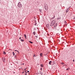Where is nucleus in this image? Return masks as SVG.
I'll return each mask as SVG.
<instances>
[{"label": "nucleus", "instance_id": "obj_1", "mask_svg": "<svg viewBox=\"0 0 75 75\" xmlns=\"http://www.w3.org/2000/svg\"><path fill=\"white\" fill-rule=\"evenodd\" d=\"M22 4L20 2H19L18 4V7H22Z\"/></svg>", "mask_w": 75, "mask_h": 75}, {"label": "nucleus", "instance_id": "obj_2", "mask_svg": "<svg viewBox=\"0 0 75 75\" xmlns=\"http://www.w3.org/2000/svg\"><path fill=\"white\" fill-rule=\"evenodd\" d=\"M46 26L47 28H49V27H51L50 25L49 24H47L46 25Z\"/></svg>", "mask_w": 75, "mask_h": 75}, {"label": "nucleus", "instance_id": "obj_3", "mask_svg": "<svg viewBox=\"0 0 75 75\" xmlns=\"http://www.w3.org/2000/svg\"><path fill=\"white\" fill-rule=\"evenodd\" d=\"M54 24V23H52V22L50 23V27L51 26H53Z\"/></svg>", "mask_w": 75, "mask_h": 75}, {"label": "nucleus", "instance_id": "obj_4", "mask_svg": "<svg viewBox=\"0 0 75 75\" xmlns=\"http://www.w3.org/2000/svg\"><path fill=\"white\" fill-rule=\"evenodd\" d=\"M56 21L55 20H53V21H52V22L53 23V24H55V22H56Z\"/></svg>", "mask_w": 75, "mask_h": 75}, {"label": "nucleus", "instance_id": "obj_5", "mask_svg": "<svg viewBox=\"0 0 75 75\" xmlns=\"http://www.w3.org/2000/svg\"><path fill=\"white\" fill-rule=\"evenodd\" d=\"M57 25H58L57 23H56L55 24V25H54V28H56V27H57Z\"/></svg>", "mask_w": 75, "mask_h": 75}, {"label": "nucleus", "instance_id": "obj_6", "mask_svg": "<svg viewBox=\"0 0 75 75\" xmlns=\"http://www.w3.org/2000/svg\"><path fill=\"white\" fill-rule=\"evenodd\" d=\"M51 63H52V61H50L49 62V65H51Z\"/></svg>", "mask_w": 75, "mask_h": 75}, {"label": "nucleus", "instance_id": "obj_7", "mask_svg": "<svg viewBox=\"0 0 75 75\" xmlns=\"http://www.w3.org/2000/svg\"><path fill=\"white\" fill-rule=\"evenodd\" d=\"M68 11H69V8H68L67 9L66 11V12H67V13H68Z\"/></svg>", "mask_w": 75, "mask_h": 75}, {"label": "nucleus", "instance_id": "obj_8", "mask_svg": "<svg viewBox=\"0 0 75 75\" xmlns=\"http://www.w3.org/2000/svg\"><path fill=\"white\" fill-rule=\"evenodd\" d=\"M2 59L3 61V62H4V61H5V58H3V57L2 58Z\"/></svg>", "mask_w": 75, "mask_h": 75}, {"label": "nucleus", "instance_id": "obj_9", "mask_svg": "<svg viewBox=\"0 0 75 75\" xmlns=\"http://www.w3.org/2000/svg\"><path fill=\"white\" fill-rule=\"evenodd\" d=\"M47 5H45V4L44 7H45V10H46V7H47Z\"/></svg>", "mask_w": 75, "mask_h": 75}, {"label": "nucleus", "instance_id": "obj_10", "mask_svg": "<svg viewBox=\"0 0 75 75\" xmlns=\"http://www.w3.org/2000/svg\"><path fill=\"white\" fill-rule=\"evenodd\" d=\"M40 66H41V67H44V65L42 64H41L40 65Z\"/></svg>", "mask_w": 75, "mask_h": 75}, {"label": "nucleus", "instance_id": "obj_11", "mask_svg": "<svg viewBox=\"0 0 75 75\" xmlns=\"http://www.w3.org/2000/svg\"><path fill=\"white\" fill-rule=\"evenodd\" d=\"M42 53H40V55L41 57H42Z\"/></svg>", "mask_w": 75, "mask_h": 75}, {"label": "nucleus", "instance_id": "obj_12", "mask_svg": "<svg viewBox=\"0 0 75 75\" xmlns=\"http://www.w3.org/2000/svg\"><path fill=\"white\" fill-rule=\"evenodd\" d=\"M29 42H30V43L31 44H33V42L31 41H29Z\"/></svg>", "mask_w": 75, "mask_h": 75}, {"label": "nucleus", "instance_id": "obj_13", "mask_svg": "<svg viewBox=\"0 0 75 75\" xmlns=\"http://www.w3.org/2000/svg\"><path fill=\"white\" fill-rule=\"evenodd\" d=\"M55 18V16H54V17H52V18H51V20H52V19L54 18Z\"/></svg>", "mask_w": 75, "mask_h": 75}, {"label": "nucleus", "instance_id": "obj_14", "mask_svg": "<svg viewBox=\"0 0 75 75\" xmlns=\"http://www.w3.org/2000/svg\"><path fill=\"white\" fill-rule=\"evenodd\" d=\"M33 34L34 35H35V31L33 33Z\"/></svg>", "mask_w": 75, "mask_h": 75}, {"label": "nucleus", "instance_id": "obj_15", "mask_svg": "<svg viewBox=\"0 0 75 75\" xmlns=\"http://www.w3.org/2000/svg\"><path fill=\"white\" fill-rule=\"evenodd\" d=\"M39 10L40 11V13H42V10L41 9H39Z\"/></svg>", "mask_w": 75, "mask_h": 75}, {"label": "nucleus", "instance_id": "obj_16", "mask_svg": "<svg viewBox=\"0 0 75 75\" xmlns=\"http://www.w3.org/2000/svg\"><path fill=\"white\" fill-rule=\"evenodd\" d=\"M12 54H13V56L15 55V53H14V52H12Z\"/></svg>", "mask_w": 75, "mask_h": 75}, {"label": "nucleus", "instance_id": "obj_17", "mask_svg": "<svg viewBox=\"0 0 75 75\" xmlns=\"http://www.w3.org/2000/svg\"><path fill=\"white\" fill-rule=\"evenodd\" d=\"M24 37H25V38L27 39V36H26V35L24 34Z\"/></svg>", "mask_w": 75, "mask_h": 75}, {"label": "nucleus", "instance_id": "obj_18", "mask_svg": "<svg viewBox=\"0 0 75 75\" xmlns=\"http://www.w3.org/2000/svg\"><path fill=\"white\" fill-rule=\"evenodd\" d=\"M3 54H4V55H6V52H5L3 51Z\"/></svg>", "mask_w": 75, "mask_h": 75}, {"label": "nucleus", "instance_id": "obj_19", "mask_svg": "<svg viewBox=\"0 0 75 75\" xmlns=\"http://www.w3.org/2000/svg\"><path fill=\"white\" fill-rule=\"evenodd\" d=\"M40 74H41V75H42V73L41 72H40Z\"/></svg>", "mask_w": 75, "mask_h": 75}, {"label": "nucleus", "instance_id": "obj_20", "mask_svg": "<svg viewBox=\"0 0 75 75\" xmlns=\"http://www.w3.org/2000/svg\"><path fill=\"white\" fill-rule=\"evenodd\" d=\"M21 41L22 42H23L24 41V40H23L21 39Z\"/></svg>", "mask_w": 75, "mask_h": 75}, {"label": "nucleus", "instance_id": "obj_21", "mask_svg": "<svg viewBox=\"0 0 75 75\" xmlns=\"http://www.w3.org/2000/svg\"><path fill=\"white\" fill-rule=\"evenodd\" d=\"M64 23H65V24H66L67 23V22L66 21H64Z\"/></svg>", "mask_w": 75, "mask_h": 75}, {"label": "nucleus", "instance_id": "obj_22", "mask_svg": "<svg viewBox=\"0 0 75 75\" xmlns=\"http://www.w3.org/2000/svg\"><path fill=\"white\" fill-rule=\"evenodd\" d=\"M15 58H17V55H16L15 56Z\"/></svg>", "mask_w": 75, "mask_h": 75}, {"label": "nucleus", "instance_id": "obj_23", "mask_svg": "<svg viewBox=\"0 0 75 75\" xmlns=\"http://www.w3.org/2000/svg\"><path fill=\"white\" fill-rule=\"evenodd\" d=\"M37 57V56H36L35 55V54H34L33 57Z\"/></svg>", "mask_w": 75, "mask_h": 75}, {"label": "nucleus", "instance_id": "obj_24", "mask_svg": "<svg viewBox=\"0 0 75 75\" xmlns=\"http://www.w3.org/2000/svg\"><path fill=\"white\" fill-rule=\"evenodd\" d=\"M40 70H41V71H42V68H40Z\"/></svg>", "mask_w": 75, "mask_h": 75}, {"label": "nucleus", "instance_id": "obj_25", "mask_svg": "<svg viewBox=\"0 0 75 75\" xmlns=\"http://www.w3.org/2000/svg\"><path fill=\"white\" fill-rule=\"evenodd\" d=\"M36 38H38V36H35Z\"/></svg>", "mask_w": 75, "mask_h": 75}, {"label": "nucleus", "instance_id": "obj_26", "mask_svg": "<svg viewBox=\"0 0 75 75\" xmlns=\"http://www.w3.org/2000/svg\"><path fill=\"white\" fill-rule=\"evenodd\" d=\"M37 25V23H35V25Z\"/></svg>", "mask_w": 75, "mask_h": 75}, {"label": "nucleus", "instance_id": "obj_27", "mask_svg": "<svg viewBox=\"0 0 75 75\" xmlns=\"http://www.w3.org/2000/svg\"><path fill=\"white\" fill-rule=\"evenodd\" d=\"M62 64L63 65H64V63H62Z\"/></svg>", "mask_w": 75, "mask_h": 75}, {"label": "nucleus", "instance_id": "obj_28", "mask_svg": "<svg viewBox=\"0 0 75 75\" xmlns=\"http://www.w3.org/2000/svg\"><path fill=\"white\" fill-rule=\"evenodd\" d=\"M74 19H75V16H74Z\"/></svg>", "mask_w": 75, "mask_h": 75}, {"label": "nucleus", "instance_id": "obj_29", "mask_svg": "<svg viewBox=\"0 0 75 75\" xmlns=\"http://www.w3.org/2000/svg\"><path fill=\"white\" fill-rule=\"evenodd\" d=\"M15 51H17V50H15Z\"/></svg>", "mask_w": 75, "mask_h": 75}, {"label": "nucleus", "instance_id": "obj_30", "mask_svg": "<svg viewBox=\"0 0 75 75\" xmlns=\"http://www.w3.org/2000/svg\"><path fill=\"white\" fill-rule=\"evenodd\" d=\"M21 37H20L19 38V39H20V40H21Z\"/></svg>", "mask_w": 75, "mask_h": 75}, {"label": "nucleus", "instance_id": "obj_31", "mask_svg": "<svg viewBox=\"0 0 75 75\" xmlns=\"http://www.w3.org/2000/svg\"><path fill=\"white\" fill-rule=\"evenodd\" d=\"M73 62H74V61H75V60H74V59H73Z\"/></svg>", "mask_w": 75, "mask_h": 75}, {"label": "nucleus", "instance_id": "obj_32", "mask_svg": "<svg viewBox=\"0 0 75 75\" xmlns=\"http://www.w3.org/2000/svg\"><path fill=\"white\" fill-rule=\"evenodd\" d=\"M17 52H18L19 53V52H18V51L17 50Z\"/></svg>", "mask_w": 75, "mask_h": 75}, {"label": "nucleus", "instance_id": "obj_33", "mask_svg": "<svg viewBox=\"0 0 75 75\" xmlns=\"http://www.w3.org/2000/svg\"><path fill=\"white\" fill-rule=\"evenodd\" d=\"M25 72H26V73H27V72H26V71H25Z\"/></svg>", "mask_w": 75, "mask_h": 75}, {"label": "nucleus", "instance_id": "obj_34", "mask_svg": "<svg viewBox=\"0 0 75 75\" xmlns=\"http://www.w3.org/2000/svg\"><path fill=\"white\" fill-rule=\"evenodd\" d=\"M29 71H27V72H29Z\"/></svg>", "mask_w": 75, "mask_h": 75}, {"label": "nucleus", "instance_id": "obj_35", "mask_svg": "<svg viewBox=\"0 0 75 75\" xmlns=\"http://www.w3.org/2000/svg\"><path fill=\"white\" fill-rule=\"evenodd\" d=\"M25 69H24L25 71Z\"/></svg>", "mask_w": 75, "mask_h": 75}, {"label": "nucleus", "instance_id": "obj_36", "mask_svg": "<svg viewBox=\"0 0 75 75\" xmlns=\"http://www.w3.org/2000/svg\"><path fill=\"white\" fill-rule=\"evenodd\" d=\"M66 70H68V69H67Z\"/></svg>", "mask_w": 75, "mask_h": 75}, {"label": "nucleus", "instance_id": "obj_37", "mask_svg": "<svg viewBox=\"0 0 75 75\" xmlns=\"http://www.w3.org/2000/svg\"><path fill=\"white\" fill-rule=\"evenodd\" d=\"M24 72H23V74L24 73Z\"/></svg>", "mask_w": 75, "mask_h": 75}, {"label": "nucleus", "instance_id": "obj_38", "mask_svg": "<svg viewBox=\"0 0 75 75\" xmlns=\"http://www.w3.org/2000/svg\"><path fill=\"white\" fill-rule=\"evenodd\" d=\"M25 75H27V73H25Z\"/></svg>", "mask_w": 75, "mask_h": 75}, {"label": "nucleus", "instance_id": "obj_39", "mask_svg": "<svg viewBox=\"0 0 75 75\" xmlns=\"http://www.w3.org/2000/svg\"><path fill=\"white\" fill-rule=\"evenodd\" d=\"M64 66H65V65H63V66H64Z\"/></svg>", "mask_w": 75, "mask_h": 75}, {"label": "nucleus", "instance_id": "obj_40", "mask_svg": "<svg viewBox=\"0 0 75 75\" xmlns=\"http://www.w3.org/2000/svg\"><path fill=\"white\" fill-rule=\"evenodd\" d=\"M34 29L35 30V28H34Z\"/></svg>", "mask_w": 75, "mask_h": 75}, {"label": "nucleus", "instance_id": "obj_41", "mask_svg": "<svg viewBox=\"0 0 75 75\" xmlns=\"http://www.w3.org/2000/svg\"><path fill=\"white\" fill-rule=\"evenodd\" d=\"M67 75H68V74H67Z\"/></svg>", "mask_w": 75, "mask_h": 75}]
</instances>
